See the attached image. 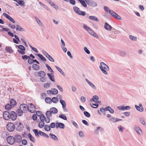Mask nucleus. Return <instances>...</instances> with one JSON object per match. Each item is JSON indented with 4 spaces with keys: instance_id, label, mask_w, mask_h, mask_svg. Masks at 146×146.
<instances>
[{
    "instance_id": "obj_28",
    "label": "nucleus",
    "mask_w": 146,
    "mask_h": 146,
    "mask_svg": "<svg viewBox=\"0 0 146 146\" xmlns=\"http://www.w3.org/2000/svg\"><path fill=\"white\" fill-rule=\"evenodd\" d=\"M90 19L92 20H94L97 21H98V19L95 16H90L89 17Z\"/></svg>"
},
{
    "instance_id": "obj_60",
    "label": "nucleus",
    "mask_w": 146,
    "mask_h": 146,
    "mask_svg": "<svg viewBox=\"0 0 146 146\" xmlns=\"http://www.w3.org/2000/svg\"><path fill=\"white\" fill-rule=\"evenodd\" d=\"M84 51L86 53L88 54H90V51L86 47H84Z\"/></svg>"
},
{
    "instance_id": "obj_24",
    "label": "nucleus",
    "mask_w": 146,
    "mask_h": 146,
    "mask_svg": "<svg viewBox=\"0 0 146 146\" xmlns=\"http://www.w3.org/2000/svg\"><path fill=\"white\" fill-rule=\"evenodd\" d=\"M50 111L52 113L54 114L58 112V110L56 108L54 107L51 108L50 110Z\"/></svg>"
},
{
    "instance_id": "obj_11",
    "label": "nucleus",
    "mask_w": 146,
    "mask_h": 146,
    "mask_svg": "<svg viewBox=\"0 0 146 146\" xmlns=\"http://www.w3.org/2000/svg\"><path fill=\"white\" fill-rule=\"evenodd\" d=\"M15 141L17 143H19L21 142L22 137L21 135H16L14 136Z\"/></svg>"
},
{
    "instance_id": "obj_33",
    "label": "nucleus",
    "mask_w": 146,
    "mask_h": 146,
    "mask_svg": "<svg viewBox=\"0 0 146 146\" xmlns=\"http://www.w3.org/2000/svg\"><path fill=\"white\" fill-rule=\"evenodd\" d=\"M52 113L50 111H47L46 113V116L47 118H50L52 116Z\"/></svg>"
},
{
    "instance_id": "obj_47",
    "label": "nucleus",
    "mask_w": 146,
    "mask_h": 146,
    "mask_svg": "<svg viewBox=\"0 0 146 146\" xmlns=\"http://www.w3.org/2000/svg\"><path fill=\"white\" fill-rule=\"evenodd\" d=\"M46 57H47L51 62H54V59L49 54Z\"/></svg>"
},
{
    "instance_id": "obj_5",
    "label": "nucleus",
    "mask_w": 146,
    "mask_h": 146,
    "mask_svg": "<svg viewBox=\"0 0 146 146\" xmlns=\"http://www.w3.org/2000/svg\"><path fill=\"white\" fill-rule=\"evenodd\" d=\"M15 125L12 123L9 122L7 126V128L8 130L10 132H13L15 129Z\"/></svg>"
},
{
    "instance_id": "obj_64",
    "label": "nucleus",
    "mask_w": 146,
    "mask_h": 146,
    "mask_svg": "<svg viewBox=\"0 0 146 146\" xmlns=\"http://www.w3.org/2000/svg\"><path fill=\"white\" fill-rule=\"evenodd\" d=\"M36 113L37 115L39 117H40L41 115L42 114L41 112L40 111H37L36 112Z\"/></svg>"
},
{
    "instance_id": "obj_45",
    "label": "nucleus",
    "mask_w": 146,
    "mask_h": 146,
    "mask_svg": "<svg viewBox=\"0 0 146 146\" xmlns=\"http://www.w3.org/2000/svg\"><path fill=\"white\" fill-rule=\"evenodd\" d=\"M12 108V106L10 104H8L6 105L5 108L6 110H9Z\"/></svg>"
},
{
    "instance_id": "obj_31",
    "label": "nucleus",
    "mask_w": 146,
    "mask_h": 146,
    "mask_svg": "<svg viewBox=\"0 0 146 146\" xmlns=\"http://www.w3.org/2000/svg\"><path fill=\"white\" fill-rule=\"evenodd\" d=\"M10 105H11V106H15L16 104V101L13 99H12L10 101Z\"/></svg>"
},
{
    "instance_id": "obj_63",
    "label": "nucleus",
    "mask_w": 146,
    "mask_h": 146,
    "mask_svg": "<svg viewBox=\"0 0 146 146\" xmlns=\"http://www.w3.org/2000/svg\"><path fill=\"white\" fill-rule=\"evenodd\" d=\"M139 120L140 121L141 123L143 125H145V122L144 121V120L142 118H140Z\"/></svg>"
},
{
    "instance_id": "obj_41",
    "label": "nucleus",
    "mask_w": 146,
    "mask_h": 146,
    "mask_svg": "<svg viewBox=\"0 0 146 146\" xmlns=\"http://www.w3.org/2000/svg\"><path fill=\"white\" fill-rule=\"evenodd\" d=\"M135 107L136 110L140 112H142L143 111V108L141 109V108H140L138 106L136 105H135Z\"/></svg>"
},
{
    "instance_id": "obj_18",
    "label": "nucleus",
    "mask_w": 146,
    "mask_h": 146,
    "mask_svg": "<svg viewBox=\"0 0 146 146\" xmlns=\"http://www.w3.org/2000/svg\"><path fill=\"white\" fill-rule=\"evenodd\" d=\"M105 109L106 111H109L111 114L113 113L114 112L113 110L109 106H107L105 108Z\"/></svg>"
},
{
    "instance_id": "obj_49",
    "label": "nucleus",
    "mask_w": 146,
    "mask_h": 146,
    "mask_svg": "<svg viewBox=\"0 0 146 146\" xmlns=\"http://www.w3.org/2000/svg\"><path fill=\"white\" fill-rule=\"evenodd\" d=\"M129 38L132 40L133 41H136L137 40V38L134 37L132 35H130L129 36Z\"/></svg>"
},
{
    "instance_id": "obj_32",
    "label": "nucleus",
    "mask_w": 146,
    "mask_h": 146,
    "mask_svg": "<svg viewBox=\"0 0 146 146\" xmlns=\"http://www.w3.org/2000/svg\"><path fill=\"white\" fill-rule=\"evenodd\" d=\"M44 121L40 120L38 123V126L40 128H41L44 126Z\"/></svg>"
},
{
    "instance_id": "obj_42",
    "label": "nucleus",
    "mask_w": 146,
    "mask_h": 146,
    "mask_svg": "<svg viewBox=\"0 0 146 146\" xmlns=\"http://www.w3.org/2000/svg\"><path fill=\"white\" fill-rule=\"evenodd\" d=\"M3 15L5 17H6L10 21H11V20L13 19L11 18L9 15L6 13H4Z\"/></svg>"
},
{
    "instance_id": "obj_36",
    "label": "nucleus",
    "mask_w": 146,
    "mask_h": 146,
    "mask_svg": "<svg viewBox=\"0 0 146 146\" xmlns=\"http://www.w3.org/2000/svg\"><path fill=\"white\" fill-rule=\"evenodd\" d=\"M44 128L45 130L47 131H50L51 129L50 126L47 125H44Z\"/></svg>"
},
{
    "instance_id": "obj_37",
    "label": "nucleus",
    "mask_w": 146,
    "mask_h": 146,
    "mask_svg": "<svg viewBox=\"0 0 146 146\" xmlns=\"http://www.w3.org/2000/svg\"><path fill=\"white\" fill-rule=\"evenodd\" d=\"M55 67L61 74H62L64 76H65V74L64 73L62 70L60 68L56 66H55Z\"/></svg>"
},
{
    "instance_id": "obj_29",
    "label": "nucleus",
    "mask_w": 146,
    "mask_h": 146,
    "mask_svg": "<svg viewBox=\"0 0 146 146\" xmlns=\"http://www.w3.org/2000/svg\"><path fill=\"white\" fill-rule=\"evenodd\" d=\"M16 30L21 31H24L25 30L18 25H16Z\"/></svg>"
},
{
    "instance_id": "obj_13",
    "label": "nucleus",
    "mask_w": 146,
    "mask_h": 146,
    "mask_svg": "<svg viewBox=\"0 0 146 146\" xmlns=\"http://www.w3.org/2000/svg\"><path fill=\"white\" fill-rule=\"evenodd\" d=\"M85 80L92 88L95 90L97 89L96 87L92 83L90 82L88 79L86 78L85 79Z\"/></svg>"
},
{
    "instance_id": "obj_10",
    "label": "nucleus",
    "mask_w": 146,
    "mask_h": 146,
    "mask_svg": "<svg viewBox=\"0 0 146 146\" xmlns=\"http://www.w3.org/2000/svg\"><path fill=\"white\" fill-rule=\"evenodd\" d=\"M19 108L24 112H25L27 110L29 111L28 107L25 104H21Z\"/></svg>"
},
{
    "instance_id": "obj_2",
    "label": "nucleus",
    "mask_w": 146,
    "mask_h": 146,
    "mask_svg": "<svg viewBox=\"0 0 146 146\" xmlns=\"http://www.w3.org/2000/svg\"><path fill=\"white\" fill-rule=\"evenodd\" d=\"M100 66L99 67L102 72L105 74H108L107 72L106 71H108L109 70L108 66L105 63L103 62H102L100 64Z\"/></svg>"
},
{
    "instance_id": "obj_43",
    "label": "nucleus",
    "mask_w": 146,
    "mask_h": 146,
    "mask_svg": "<svg viewBox=\"0 0 146 146\" xmlns=\"http://www.w3.org/2000/svg\"><path fill=\"white\" fill-rule=\"evenodd\" d=\"M45 101L46 103L50 104L52 102L51 99L49 97H47L45 98Z\"/></svg>"
},
{
    "instance_id": "obj_46",
    "label": "nucleus",
    "mask_w": 146,
    "mask_h": 146,
    "mask_svg": "<svg viewBox=\"0 0 146 146\" xmlns=\"http://www.w3.org/2000/svg\"><path fill=\"white\" fill-rule=\"evenodd\" d=\"M59 118H62L64 120H66L67 119L66 117L63 114H60L59 115Z\"/></svg>"
},
{
    "instance_id": "obj_30",
    "label": "nucleus",
    "mask_w": 146,
    "mask_h": 146,
    "mask_svg": "<svg viewBox=\"0 0 146 146\" xmlns=\"http://www.w3.org/2000/svg\"><path fill=\"white\" fill-rule=\"evenodd\" d=\"M78 1L84 7H87V5L84 1V0H78Z\"/></svg>"
},
{
    "instance_id": "obj_14",
    "label": "nucleus",
    "mask_w": 146,
    "mask_h": 146,
    "mask_svg": "<svg viewBox=\"0 0 146 146\" xmlns=\"http://www.w3.org/2000/svg\"><path fill=\"white\" fill-rule=\"evenodd\" d=\"M56 127L63 129L64 128V123L60 122H56Z\"/></svg>"
},
{
    "instance_id": "obj_26",
    "label": "nucleus",
    "mask_w": 146,
    "mask_h": 146,
    "mask_svg": "<svg viewBox=\"0 0 146 146\" xmlns=\"http://www.w3.org/2000/svg\"><path fill=\"white\" fill-rule=\"evenodd\" d=\"M38 76L41 77H45L46 76L45 73L43 71H40L38 72Z\"/></svg>"
},
{
    "instance_id": "obj_12",
    "label": "nucleus",
    "mask_w": 146,
    "mask_h": 146,
    "mask_svg": "<svg viewBox=\"0 0 146 146\" xmlns=\"http://www.w3.org/2000/svg\"><path fill=\"white\" fill-rule=\"evenodd\" d=\"M29 111L32 113H35L36 111L35 106L32 103L30 104V107H28Z\"/></svg>"
},
{
    "instance_id": "obj_19",
    "label": "nucleus",
    "mask_w": 146,
    "mask_h": 146,
    "mask_svg": "<svg viewBox=\"0 0 146 146\" xmlns=\"http://www.w3.org/2000/svg\"><path fill=\"white\" fill-rule=\"evenodd\" d=\"M5 49L6 51L10 53H11L13 52V50L12 49L11 47L6 46Z\"/></svg>"
},
{
    "instance_id": "obj_1",
    "label": "nucleus",
    "mask_w": 146,
    "mask_h": 146,
    "mask_svg": "<svg viewBox=\"0 0 146 146\" xmlns=\"http://www.w3.org/2000/svg\"><path fill=\"white\" fill-rule=\"evenodd\" d=\"M104 9L106 12L107 13H109L115 18L119 20H121V17L119 15L113 10L110 9L108 7L106 6H104Z\"/></svg>"
},
{
    "instance_id": "obj_54",
    "label": "nucleus",
    "mask_w": 146,
    "mask_h": 146,
    "mask_svg": "<svg viewBox=\"0 0 146 146\" xmlns=\"http://www.w3.org/2000/svg\"><path fill=\"white\" fill-rule=\"evenodd\" d=\"M84 113L85 115L87 117H88L90 116V114L89 113L86 111H84Z\"/></svg>"
},
{
    "instance_id": "obj_6",
    "label": "nucleus",
    "mask_w": 146,
    "mask_h": 146,
    "mask_svg": "<svg viewBox=\"0 0 146 146\" xmlns=\"http://www.w3.org/2000/svg\"><path fill=\"white\" fill-rule=\"evenodd\" d=\"M33 132L35 133L36 137L37 138L39 137V135H40L43 136L44 133L41 131H38L37 129H34L33 130Z\"/></svg>"
},
{
    "instance_id": "obj_25",
    "label": "nucleus",
    "mask_w": 146,
    "mask_h": 146,
    "mask_svg": "<svg viewBox=\"0 0 146 146\" xmlns=\"http://www.w3.org/2000/svg\"><path fill=\"white\" fill-rule=\"evenodd\" d=\"M60 102L62 106V107L63 109H65L66 108V103L62 99L60 100Z\"/></svg>"
},
{
    "instance_id": "obj_20",
    "label": "nucleus",
    "mask_w": 146,
    "mask_h": 146,
    "mask_svg": "<svg viewBox=\"0 0 146 146\" xmlns=\"http://www.w3.org/2000/svg\"><path fill=\"white\" fill-rule=\"evenodd\" d=\"M35 18L36 21L37 23L38 24V25L40 27H42L43 26V24L42 23H41V21H40V20L38 19V18L36 17H35Z\"/></svg>"
},
{
    "instance_id": "obj_16",
    "label": "nucleus",
    "mask_w": 146,
    "mask_h": 146,
    "mask_svg": "<svg viewBox=\"0 0 146 146\" xmlns=\"http://www.w3.org/2000/svg\"><path fill=\"white\" fill-rule=\"evenodd\" d=\"M88 32L90 35L95 37L97 38L98 37V36L95 33L94 31H92L91 29L89 30V31Z\"/></svg>"
},
{
    "instance_id": "obj_62",
    "label": "nucleus",
    "mask_w": 146,
    "mask_h": 146,
    "mask_svg": "<svg viewBox=\"0 0 146 146\" xmlns=\"http://www.w3.org/2000/svg\"><path fill=\"white\" fill-rule=\"evenodd\" d=\"M29 46L30 48H32V49L33 51L37 53H38V51L36 48L32 46L31 45H29Z\"/></svg>"
},
{
    "instance_id": "obj_51",
    "label": "nucleus",
    "mask_w": 146,
    "mask_h": 146,
    "mask_svg": "<svg viewBox=\"0 0 146 146\" xmlns=\"http://www.w3.org/2000/svg\"><path fill=\"white\" fill-rule=\"evenodd\" d=\"M50 128L51 127L52 128H54L55 127H56V123H51L50 124Z\"/></svg>"
},
{
    "instance_id": "obj_23",
    "label": "nucleus",
    "mask_w": 146,
    "mask_h": 146,
    "mask_svg": "<svg viewBox=\"0 0 146 146\" xmlns=\"http://www.w3.org/2000/svg\"><path fill=\"white\" fill-rule=\"evenodd\" d=\"M49 136L52 139H53L54 140L56 141H58V139L57 137L54 135L52 133H50L49 134Z\"/></svg>"
},
{
    "instance_id": "obj_7",
    "label": "nucleus",
    "mask_w": 146,
    "mask_h": 146,
    "mask_svg": "<svg viewBox=\"0 0 146 146\" xmlns=\"http://www.w3.org/2000/svg\"><path fill=\"white\" fill-rule=\"evenodd\" d=\"M10 112L8 111H5L3 113V118L6 120H10Z\"/></svg>"
},
{
    "instance_id": "obj_34",
    "label": "nucleus",
    "mask_w": 146,
    "mask_h": 146,
    "mask_svg": "<svg viewBox=\"0 0 146 146\" xmlns=\"http://www.w3.org/2000/svg\"><path fill=\"white\" fill-rule=\"evenodd\" d=\"M18 115L19 116H21L23 115L24 112L22 110H21L20 108L17 111Z\"/></svg>"
},
{
    "instance_id": "obj_8",
    "label": "nucleus",
    "mask_w": 146,
    "mask_h": 146,
    "mask_svg": "<svg viewBox=\"0 0 146 146\" xmlns=\"http://www.w3.org/2000/svg\"><path fill=\"white\" fill-rule=\"evenodd\" d=\"M7 142L10 145H12L15 142L14 137L12 136H9L7 138Z\"/></svg>"
},
{
    "instance_id": "obj_53",
    "label": "nucleus",
    "mask_w": 146,
    "mask_h": 146,
    "mask_svg": "<svg viewBox=\"0 0 146 146\" xmlns=\"http://www.w3.org/2000/svg\"><path fill=\"white\" fill-rule=\"evenodd\" d=\"M117 118L113 117H111V118L110 119V121L113 122H117Z\"/></svg>"
},
{
    "instance_id": "obj_22",
    "label": "nucleus",
    "mask_w": 146,
    "mask_h": 146,
    "mask_svg": "<svg viewBox=\"0 0 146 146\" xmlns=\"http://www.w3.org/2000/svg\"><path fill=\"white\" fill-rule=\"evenodd\" d=\"M28 136L31 141L33 143L35 142V140L34 137L32 135L31 133H29Z\"/></svg>"
},
{
    "instance_id": "obj_15",
    "label": "nucleus",
    "mask_w": 146,
    "mask_h": 146,
    "mask_svg": "<svg viewBox=\"0 0 146 146\" xmlns=\"http://www.w3.org/2000/svg\"><path fill=\"white\" fill-rule=\"evenodd\" d=\"M104 28L105 29L108 31H110L111 29V27L108 23H105Z\"/></svg>"
},
{
    "instance_id": "obj_3",
    "label": "nucleus",
    "mask_w": 146,
    "mask_h": 146,
    "mask_svg": "<svg viewBox=\"0 0 146 146\" xmlns=\"http://www.w3.org/2000/svg\"><path fill=\"white\" fill-rule=\"evenodd\" d=\"M14 125L17 131L22 130L24 128L23 124L19 121H16Z\"/></svg>"
},
{
    "instance_id": "obj_59",
    "label": "nucleus",
    "mask_w": 146,
    "mask_h": 146,
    "mask_svg": "<svg viewBox=\"0 0 146 146\" xmlns=\"http://www.w3.org/2000/svg\"><path fill=\"white\" fill-rule=\"evenodd\" d=\"M22 143L24 145H26L27 143V141L25 139H23L22 141Z\"/></svg>"
},
{
    "instance_id": "obj_40",
    "label": "nucleus",
    "mask_w": 146,
    "mask_h": 146,
    "mask_svg": "<svg viewBox=\"0 0 146 146\" xmlns=\"http://www.w3.org/2000/svg\"><path fill=\"white\" fill-rule=\"evenodd\" d=\"M32 67L35 70H37L39 68V66L36 64H33Z\"/></svg>"
},
{
    "instance_id": "obj_55",
    "label": "nucleus",
    "mask_w": 146,
    "mask_h": 146,
    "mask_svg": "<svg viewBox=\"0 0 146 146\" xmlns=\"http://www.w3.org/2000/svg\"><path fill=\"white\" fill-rule=\"evenodd\" d=\"M119 53L121 56H125L126 54L123 51H119Z\"/></svg>"
},
{
    "instance_id": "obj_56",
    "label": "nucleus",
    "mask_w": 146,
    "mask_h": 146,
    "mask_svg": "<svg viewBox=\"0 0 146 146\" xmlns=\"http://www.w3.org/2000/svg\"><path fill=\"white\" fill-rule=\"evenodd\" d=\"M83 27L84 28L88 31H89V30L90 29V28L88 27L86 24H84L83 25Z\"/></svg>"
},
{
    "instance_id": "obj_39",
    "label": "nucleus",
    "mask_w": 146,
    "mask_h": 146,
    "mask_svg": "<svg viewBox=\"0 0 146 146\" xmlns=\"http://www.w3.org/2000/svg\"><path fill=\"white\" fill-rule=\"evenodd\" d=\"M18 47L19 49H20V50H25V49L24 46L21 45H16V47Z\"/></svg>"
},
{
    "instance_id": "obj_38",
    "label": "nucleus",
    "mask_w": 146,
    "mask_h": 146,
    "mask_svg": "<svg viewBox=\"0 0 146 146\" xmlns=\"http://www.w3.org/2000/svg\"><path fill=\"white\" fill-rule=\"evenodd\" d=\"M51 94H56L58 93V90L55 88H52L51 89Z\"/></svg>"
},
{
    "instance_id": "obj_21",
    "label": "nucleus",
    "mask_w": 146,
    "mask_h": 146,
    "mask_svg": "<svg viewBox=\"0 0 146 146\" xmlns=\"http://www.w3.org/2000/svg\"><path fill=\"white\" fill-rule=\"evenodd\" d=\"M47 75L51 80L53 82H55L54 79L53 78V77L54 76V75L52 73H51V74H50L49 73H48L47 74Z\"/></svg>"
},
{
    "instance_id": "obj_58",
    "label": "nucleus",
    "mask_w": 146,
    "mask_h": 146,
    "mask_svg": "<svg viewBox=\"0 0 146 146\" xmlns=\"http://www.w3.org/2000/svg\"><path fill=\"white\" fill-rule=\"evenodd\" d=\"M90 4V5L93 7H96L97 6V4L95 2H91Z\"/></svg>"
},
{
    "instance_id": "obj_52",
    "label": "nucleus",
    "mask_w": 146,
    "mask_h": 146,
    "mask_svg": "<svg viewBox=\"0 0 146 146\" xmlns=\"http://www.w3.org/2000/svg\"><path fill=\"white\" fill-rule=\"evenodd\" d=\"M25 50H17V52L19 54H20L22 55H24L25 54Z\"/></svg>"
},
{
    "instance_id": "obj_17",
    "label": "nucleus",
    "mask_w": 146,
    "mask_h": 146,
    "mask_svg": "<svg viewBox=\"0 0 146 146\" xmlns=\"http://www.w3.org/2000/svg\"><path fill=\"white\" fill-rule=\"evenodd\" d=\"M134 129L138 134L141 135V130L139 127L135 126L134 127Z\"/></svg>"
},
{
    "instance_id": "obj_50",
    "label": "nucleus",
    "mask_w": 146,
    "mask_h": 146,
    "mask_svg": "<svg viewBox=\"0 0 146 146\" xmlns=\"http://www.w3.org/2000/svg\"><path fill=\"white\" fill-rule=\"evenodd\" d=\"M39 117L41 121H44V120L45 119L46 117L43 114L41 115Z\"/></svg>"
},
{
    "instance_id": "obj_35",
    "label": "nucleus",
    "mask_w": 146,
    "mask_h": 146,
    "mask_svg": "<svg viewBox=\"0 0 146 146\" xmlns=\"http://www.w3.org/2000/svg\"><path fill=\"white\" fill-rule=\"evenodd\" d=\"M37 55L42 61H46V59L42 54H38Z\"/></svg>"
},
{
    "instance_id": "obj_61",
    "label": "nucleus",
    "mask_w": 146,
    "mask_h": 146,
    "mask_svg": "<svg viewBox=\"0 0 146 146\" xmlns=\"http://www.w3.org/2000/svg\"><path fill=\"white\" fill-rule=\"evenodd\" d=\"M33 60L30 57L28 58V63L30 64H32L33 63Z\"/></svg>"
},
{
    "instance_id": "obj_57",
    "label": "nucleus",
    "mask_w": 146,
    "mask_h": 146,
    "mask_svg": "<svg viewBox=\"0 0 146 146\" xmlns=\"http://www.w3.org/2000/svg\"><path fill=\"white\" fill-rule=\"evenodd\" d=\"M29 56H28L26 55L22 56V58L23 60H26L27 59H28V58H29Z\"/></svg>"
},
{
    "instance_id": "obj_4",
    "label": "nucleus",
    "mask_w": 146,
    "mask_h": 146,
    "mask_svg": "<svg viewBox=\"0 0 146 146\" xmlns=\"http://www.w3.org/2000/svg\"><path fill=\"white\" fill-rule=\"evenodd\" d=\"M73 9L74 11L78 14L83 16L86 15L85 12L80 11V9L77 7H74Z\"/></svg>"
},
{
    "instance_id": "obj_27",
    "label": "nucleus",
    "mask_w": 146,
    "mask_h": 146,
    "mask_svg": "<svg viewBox=\"0 0 146 146\" xmlns=\"http://www.w3.org/2000/svg\"><path fill=\"white\" fill-rule=\"evenodd\" d=\"M17 2L20 5L24 7L25 6V3L23 0H18Z\"/></svg>"
},
{
    "instance_id": "obj_44",
    "label": "nucleus",
    "mask_w": 146,
    "mask_h": 146,
    "mask_svg": "<svg viewBox=\"0 0 146 146\" xmlns=\"http://www.w3.org/2000/svg\"><path fill=\"white\" fill-rule=\"evenodd\" d=\"M51 100L52 102L53 103H56L58 101V100L57 98L53 97L52 98V99H51Z\"/></svg>"
},
{
    "instance_id": "obj_9",
    "label": "nucleus",
    "mask_w": 146,
    "mask_h": 146,
    "mask_svg": "<svg viewBox=\"0 0 146 146\" xmlns=\"http://www.w3.org/2000/svg\"><path fill=\"white\" fill-rule=\"evenodd\" d=\"M10 119L13 121L15 120L17 118V114L15 111H11L10 112Z\"/></svg>"
},
{
    "instance_id": "obj_48",
    "label": "nucleus",
    "mask_w": 146,
    "mask_h": 146,
    "mask_svg": "<svg viewBox=\"0 0 146 146\" xmlns=\"http://www.w3.org/2000/svg\"><path fill=\"white\" fill-rule=\"evenodd\" d=\"M90 105L92 107L95 108H97L99 106L98 104H94L93 103L90 104Z\"/></svg>"
}]
</instances>
